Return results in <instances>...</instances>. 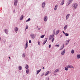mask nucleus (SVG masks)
<instances>
[{
	"label": "nucleus",
	"instance_id": "30",
	"mask_svg": "<svg viewBox=\"0 0 80 80\" xmlns=\"http://www.w3.org/2000/svg\"><path fill=\"white\" fill-rule=\"evenodd\" d=\"M22 57L23 58L25 57V54L24 53H23L22 54Z\"/></svg>",
	"mask_w": 80,
	"mask_h": 80
},
{
	"label": "nucleus",
	"instance_id": "7",
	"mask_svg": "<svg viewBox=\"0 0 80 80\" xmlns=\"http://www.w3.org/2000/svg\"><path fill=\"white\" fill-rule=\"evenodd\" d=\"M65 53V49H64V50L62 51L61 54L62 55H64V54Z\"/></svg>",
	"mask_w": 80,
	"mask_h": 80
},
{
	"label": "nucleus",
	"instance_id": "27",
	"mask_svg": "<svg viewBox=\"0 0 80 80\" xmlns=\"http://www.w3.org/2000/svg\"><path fill=\"white\" fill-rule=\"evenodd\" d=\"M25 49H27V48L28 47V44H26L25 45Z\"/></svg>",
	"mask_w": 80,
	"mask_h": 80
},
{
	"label": "nucleus",
	"instance_id": "50",
	"mask_svg": "<svg viewBox=\"0 0 80 80\" xmlns=\"http://www.w3.org/2000/svg\"><path fill=\"white\" fill-rule=\"evenodd\" d=\"M8 58H9V59H10V58H10V57H8Z\"/></svg>",
	"mask_w": 80,
	"mask_h": 80
},
{
	"label": "nucleus",
	"instance_id": "39",
	"mask_svg": "<svg viewBox=\"0 0 80 80\" xmlns=\"http://www.w3.org/2000/svg\"><path fill=\"white\" fill-rule=\"evenodd\" d=\"M28 25H27V26H26V29H25V30H27V29H28Z\"/></svg>",
	"mask_w": 80,
	"mask_h": 80
},
{
	"label": "nucleus",
	"instance_id": "34",
	"mask_svg": "<svg viewBox=\"0 0 80 80\" xmlns=\"http://www.w3.org/2000/svg\"><path fill=\"white\" fill-rule=\"evenodd\" d=\"M26 73H27V74H28V73H29V71L26 70Z\"/></svg>",
	"mask_w": 80,
	"mask_h": 80
},
{
	"label": "nucleus",
	"instance_id": "28",
	"mask_svg": "<svg viewBox=\"0 0 80 80\" xmlns=\"http://www.w3.org/2000/svg\"><path fill=\"white\" fill-rule=\"evenodd\" d=\"M74 52H75L74 51V50L72 49L71 51V53H72V54H73V53H74Z\"/></svg>",
	"mask_w": 80,
	"mask_h": 80
},
{
	"label": "nucleus",
	"instance_id": "8",
	"mask_svg": "<svg viewBox=\"0 0 80 80\" xmlns=\"http://www.w3.org/2000/svg\"><path fill=\"white\" fill-rule=\"evenodd\" d=\"M4 32L6 34H7V35L8 34V29H5L4 30Z\"/></svg>",
	"mask_w": 80,
	"mask_h": 80
},
{
	"label": "nucleus",
	"instance_id": "29",
	"mask_svg": "<svg viewBox=\"0 0 80 80\" xmlns=\"http://www.w3.org/2000/svg\"><path fill=\"white\" fill-rule=\"evenodd\" d=\"M45 37V35H42L40 37V38H43V37Z\"/></svg>",
	"mask_w": 80,
	"mask_h": 80
},
{
	"label": "nucleus",
	"instance_id": "10",
	"mask_svg": "<svg viewBox=\"0 0 80 80\" xmlns=\"http://www.w3.org/2000/svg\"><path fill=\"white\" fill-rule=\"evenodd\" d=\"M69 17H70V14H68L66 17V20H68V18H69Z\"/></svg>",
	"mask_w": 80,
	"mask_h": 80
},
{
	"label": "nucleus",
	"instance_id": "31",
	"mask_svg": "<svg viewBox=\"0 0 80 80\" xmlns=\"http://www.w3.org/2000/svg\"><path fill=\"white\" fill-rule=\"evenodd\" d=\"M30 21V18H29L26 22H29Z\"/></svg>",
	"mask_w": 80,
	"mask_h": 80
},
{
	"label": "nucleus",
	"instance_id": "5",
	"mask_svg": "<svg viewBox=\"0 0 80 80\" xmlns=\"http://www.w3.org/2000/svg\"><path fill=\"white\" fill-rule=\"evenodd\" d=\"M47 40H48V38H45V40L43 41L42 43L43 45H44V44H45V43H46V42H47Z\"/></svg>",
	"mask_w": 80,
	"mask_h": 80
},
{
	"label": "nucleus",
	"instance_id": "35",
	"mask_svg": "<svg viewBox=\"0 0 80 80\" xmlns=\"http://www.w3.org/2000/svg\"><path fill=\"white\" fill-rule=\"evenodd\" d=\"M55 46L56 47H60V45L59 44H57Z\"/></svg>",
	"mask_w": 80,
	"mask_h": 80
},
{
	"label": "nucleus",
	"instance_id": "25",
	"mask_svg": "<svg viewBox=\"0 0 80 80\" xmlns=\"http://www.w3.org/2000/svg\"><path fill=\"white\" fill-rule=\"evenodd\" d=\"M40 70H38L37 71V75H38V73H40Z\"/></svg>",
	"mask_w": 80,
	"mask_h": 80
},
{
	"label": "nucleus",
	"instance_id": "42",
	"mask_svg": "<svg viewBox=\"0 0 80 80\" xmlns=\"http://www.w3.org/2000/svg\"><path fill=\"white\" fill-rule=\"evenodd\" d=\"M51 45H49V48H51Z\"/></svg>",
	"mask_w": 80,
	"mask_h": 80
},
{
	"label": "nucleus",
	"instance_id": "43",
	"mask_svg": "<svg viewBox=\"0 0 80 80\" xmlns=\"http://www.w3.org/2000/svg\"><path fill=\"white\" fill-rule=\"evenodd\" d=\"M31 40H30L29 41V43H31Z\"/></svg>",
	"mask_w": 80,
	"mask_h": 80
},
{
	"label": "nucleus",
	"instance_id": "9",
	"mask_svg": "<svg viewBox=\"0 0 80 80\" xmlns=\"http://www.w3.org/2000/svg\"><path fill=\"white\" fill-rule=\"evenodd\" d=\"M17 3H18V1L17 0H15L14 2V5L16 6L17 5Z\"/></svg>",
	"mask_w": 80,
	"mask_h": 80
},
{
	"label": "nucleus",
	"instance_id": "32",
	"mask_svg": "<svg viewBox=\"0 0 80 80\" xmlns=\"http://www.w3.org/2000/svg\"><path fill=\"white\" fill-rule=\"evenodd\" d=\"M65 35L66 36H67L69 35V34H68V33H65Z\"/></svg>",
	"mask_w": 80,
	"mask_h": 80
},
{
	"label": "nucleus",
	"instance_id": "6",
	"mask_svg": "<svg viewBox=\"0 0 80 80\" xmlns=\"http://www.w3.org/2000/svg\"><path fill=\"white\" fill-rule=\"evenodd\" d=\"M48 20V17L46 16L44 17V22H47Z\"/></svg>",
	"mask_w": 80,
	"mask_h": 80
},
{
	"label": "nucleus",
	"instance_id": "2",
	"mask_svg": "<svg viewBox=\"0 0 80 80\" xmlns=\"http://www.w3.org/2000/svg\"><path fill=\"white\" fill-rule=\"evenodd\" d=\"M72 2H73V0H69V2L67 3L66 6H68V5H69L70 4V3Z\"/></svg>",
	"mask_w": 80,
	"mask_h": 80
},
{
	"label": "nucleus",
	"instance_id": "48",
	"mask_svg": "<svg viewBox=\"0 0 80 80\" xmlns=\"http://www.w3.org/2000/svg\"><path fill=\"white\" fill-rule=\"evenodd\" d=\"M56 70H59V69H57Z\"/></svg>",
	"mask_w": 80,
	"mask_h": 80
},
{
	"label": "nucleus",
	"instance_id": "22",
	"mask_svg": "<svg viewBox=\"0 0 80 80\" xmlns=\"http://www.w3.org/2000/svg\"><path fill=\"white\" fill-rule=\"evenodd\" d=\"M25 68H26V69H27H27L28 68V65L27 64L26 66L25 67Z\"/></svg>",
	"mask_w": 80,
	"mask_h": 80
},
{
	"label": "nucleus",
	"instance_id": "23",
	"mask_svg": "<svg viewBox=\"0 0 80 80\" xmlns=\"http://www.w3.org/2000/svg\"><path fill=\"white\" fill-rule=\"evenodd\" d=\"M68 26L67 25H66L64 26V30H66Z\"/></svg>",
	"mask_w": 80,
	"mask_h": 80
},
{
	"label": "nucleus",
	"instance_id": "38",
	"mask_svg": "<svg viewBox=\"0 0 80 80\" xmlns=\"http://www.w3.org/2000/svg\"><path fill=\"white\" fill-rule=\"evenodd\" d=\"M54 40L55 39H54V38H53L52 39V43H53V42L54 41Z\"/></svg>",
	"mask_w": 80,
	"mask_h": 80
},
{
	"label": "nucleus",
	"instance_id": "24",
	"mask_svg": "<svg viewBox=\"0 0 80 80\" xmlns=\"http://www.w3.org/2000/svg\"><path fill=\"white\" fill-rule=\"evenodd\" d=\"M49 37L52 38L54 37V35H50Z\"/></svg>",
	"mask_w": 80,
	"mask_h": 80
},
{
	"label": "nucleus",
	"instance_id": "21",
	"mask_svg": "<svg viewBox=\"0 0 80 80\" xmlns=\"http://www.w3.org/2000/svg\"><path fill=\"white\" fill-rule=\"evenodd\" d=\"M77 57L78 59H79V58H80V55H79V54L77 55Z\"/></svg>",
	"mask_w": 80,
	"mask_h": 80
},
{
	"label": "nucleus",
	"instance_id": "49",
	"mask_svg": "<svg viewBox=\"0 0 80 80\" xmlns=\"http://www.w3.org/2000/svg\"><path fill=\"white\" fill-rule=\"evenodd\" d=\"M49 80V78H48V79H47L46 80Z\"/></svg>",
	"mask_w": 80,
	"mask_h": 80
},
{
	"label": "nucleus",
	"instance_id": "36",
	"mask_svg": "<svg viewBox=\"0 0 80 80\" xmlns=\"http://www.w3.org/2000/svg\"><path fill=\"white\" fill-rule=\"evenodd\" d=\"M58 72V70H56L54 71V73H57Z\"/></svg>",
	"mask_w": 80,
	"mask_h": 80
},
{
	"label": "nucleus",
	"instance_id": "53",
	"mask_svg": "<svg viewBox=\"0 0 80 80\" xmlns=\"http://www.w3.org/2000/svg\"><path fill=\"white\" fill-rule=\"evenodd\" d=\"M41 70V69H40V70Z\"/></svg>",
	"mask_w": 80,
	"mask_h": 80
},
{
	"label": "nucleus",
	"instance_id": "13",
	"mask_svg": "<svg viewBox=\"0 0 80 80\" xmlns=\"http://www.w3.org/2000/svg\"><path fill=\"white\" fill-rule=\"evenodd\" d=\"M50 73V72L49 71L47 72L44 74L45 76H47V75H48Z\"/></svg>",
	"mask_w": 80,
	"mask_h": 80
},
{
	"label": "nucleus",
	"instance_id": "17",
	"mask_svg": "<svg viewBox=\"0 0 80 80\" xmlns=\"http://www.w3.org/2000/svg\"><path fill=\"white\" fill-rule=\"evenodd\" d=\"M23 16L22 15L21 17L20 18V20H23Z\"/></svg>",
	"mask_w": 80,
	"mask_h": 80
},
{
	"label": "nucleus",
	"instance_id": "54",
	"mask_svg": "<svg viewBox=\"0 0 80 80\" xmlns=\"http://www.w3.org/2000/svg\"><path fill=\"white\" fill-rule=\"evenodd\" d=\"M23 77H24V76H23Z\"/></svg>",
	"mask_w": 80,
	"mask_h": 80
},
{
	"label": "nucleus",
	"instance_id": "14",
	"mask_svg": "<svg viewBox=\"0 0 80 80\" xmlns=\"http://www.w3.org/2000/svg\"><path fill=\"white\" fill-rule=\"evenodd\" d=\"M59 32H60V30H59V29H58L56 31V35H58Z\"/></svg>",
	"mask_w": 80,
	"mask_h": 80
},
{
	"label": "nucleus",
	"instance_id": "33",
	"mask_svg": "<svg viewBox=\"0 0 80 80\" xmlns=\"http://www.w3.org/2000/svg\"><path fill=\"white\" fill-rule=\"evenodd\" d=\"M68 68L67 67H65V70H68Z\"/></svg>",
	"mask_w": 80,
	"mask_h": 80
},
{
	"label": "nucleus",
	"instance_id": "37",
	"mask_svg": "<svg viewBox=\"0 0 80 80\" xmlns=\"http://www.w3.org/2000/svg\"><path fill=\"white\" fill-rule=\"evenodd\" d=\"M52 39H53V38H50V37H49V40H52Z\"/></svg>",
	"mask_w": 80,
	"mask_h": 80
},
{
	"label": "nucleus",
	"instance_id": "47",
	"mask_svg": "<svg viewBox=\"0 0 80 80\" xmlns=\"http://www.w3.org/2000/svg\"><path fill=\"white\" fill-rule=\"evenodd\" d=\"M40 28H38V30H40Z\"/></svg>",
	"mask_w": 80,
	"mask_h": 80
},
{
	"label": "nucleus",
	"instance_id": "4",
	"mask_svg": "<svg viewBox=\"0 0 80 80\" xmlns=\"http://www.w3.org/2000/svg\"><path fill=\"white\" fill-rule=\"evenodd\" d=\"M31 37L33 39H34L35 38V34L32 33L30 35Z\"/></svg>",
	"mask_w": 80,
	"mask_h": 80
},
{
	"label": "nucleus",
	"instance_id": "44",
	"mask_svg": "<svg viewBox=\"0 0 80 80\" xmlns=\"http://www.w3.org/2000/svg\"><path fill=\"white\" fill-rule=\"evenodd\" d=\"M26 44H28V41H26Z\"/></svg>",
	"mask_w": 80,
	"mask_h": 80
},
{
	"label": "nucleus",
	"instance_id": "52",
	"mask_svg": "<svg viewBox=\"0 0 80 80\" xmlns=\"http://www.w3.org/2000/svg\"><path fill=\"white\" fill-rule=\"evenodd\" d=\"M15 10H14V12H15Z\"/></svg>",
	"mask_w": 80,
	"mask_h": 80
},
{
	"label": "nucleus",
	"instance_id": "15",
	"mask_svg": "<svg viewBox=\"0 0 80 80\" xmlns=\"http://www.w3.org/2000/svg\"><path fill=\"white\" fill-rule=\"evenodd\" d=\"M64 3H65V1H64V0H62L60 4V5H63L64 4Z\"/></svg>",
	"mask_w": 80,
	"mask_h": 80
},
{
	"label": "nucleus",
	"instance_id": "41",
	"mask_svg": "<svg viewBox=\"0 0 80 80\" xmlns=\"http://www.w3.org/2000/svg\"><path fill=\"white\" fill-rule=\"evenodd\" d=\"M38 44L39 45H40V42H38Z\"/></svg>",
	"mask_w": 80,
	"mask_h": 80
},
{
	"label": "nucleus",
	"instance_id": "45",
	"mask_svg": "<svg viewBox=\"0 0 80 80\" xmlns=\"http://www.w3.org/2000/svg\"><path fill=\"white\" fill-rule=\"evenodd\" d=\"M62 32H63V33H64V34H65V33L64 32V31H63Z\"/></svg>",
	"mask_w": 80,
	"mask_h": 80
},
{
	"label": "nucleus",
	"instance_id": "16",
	"mask_svg": "<svg viewBox=\"0 0 80 80\" xmlns=\"http://www.w3.org/2000/svg\"><path fill=\"white\" fill-rule=\"evenodd\" d=\"M18 69H19V70H22V66H19L18 67Z\"/></svg>",
	"mask_w": 80,
	"mask_h": 80
},
{
	"label": "nucleus",
	"instance_id": "20",
	"mask_svg": "<svg viewBox=\"0 0 80 80\" xmlns=\"http://www.w3.org/2000/svg\"><path fill=\"white\" fill-rule=\"evenodd\" d=\"M62 46H63L62 47H61V48L60 49V50H62V49H63V48H64V47H65V45H64V44L62 45Z\"/></svg>",
	"mask_w": 80,
	"mask_h": 80
},
{
	"label": "nucleus",
	"instance_id": "11",
	"mask_svg": "<svg viewBox=\"0 0 80 80\" xmlns=\"http://www.w3.org/2000/svg\"><path fill=\"white\" fill-rule=\"evenodd\" d=\"M70 41V39L66 41V45H68V43H69V42Z\"/></svg>",
	"mask_w": 80,
	"mask_h": 80
},
{
	"label": "nucleus",
	"instance_id": "18",
	"mask_svg": "<svg viewBox=\"0 0 80 80\" xmlns=\"http://www.w3.org/2000/svg\"><path fill=\"white\" fill-rule=\"evenodd\" d=\"M18 28L16 27L15 28V31L18 32Z\"/></svg>",
	"mask_w": 80,
	"mask_h": 80
},
{
	"label": "nucleus",
	"instance_id": "12",
	"mask_svg": "<svg viewBox=\"0 0 80 80\" xmlns=\"http://www.w3.org/2000/svg\"><path fill=\"white\" fill-rule=\"evenodd\" d=\"M66 67H68V68H74L73 66L71 65L67 66Z\"/></svg>",
	"mask_w": 80,
	"mask_h": 80
},
{
	"label": "nucleus",
	"instance_id": "19",
	"mask_svg": "<svg viewBox=\"0 0 80 80\" xmlns=\"http://www.w3.org/2000/svg\"><path fill=\"white\" fill-rule=\"evenodd\" d=\"M58 7V5H56L54 8V10H57V9Z\"/></svg>",
	"mask_w": 80,
	"mask_h": 80
},
{
	"label": "nucleus",
	"instance_id": "1",
	"mask_svg": "<svg viewBox=\"0 0 80 80\" xmlns=\"http://www.w3.org/2000/svg\"><path fill=\"white\" fill-rule=\"evenodd\" d=\"M72 6L74 7L75 9H76L77 7H78V4H77V3H73L72 5Z\"/></svg>",
	"mask_w": 80,
	"mask_h": 80
},
{
	"label": "nucleus",
	"instance_id": "51",
	"mask_svg": "<svg viewBox=\"0 0 80 80\" xmlns=\"http://www.w3.org/2000/svg\"><path fill=\"white\" fill-rule=\"evenodd\" d=\"M42 69H43H43H44V67H43V68H42Z\"/></svg>",
	"mask_w": 80,
	"mask_h": 80
},
{
	"label": "nucleus",
	"instance_id": "26",
	"mask_svg": "<svg viewBox=\"0 0 80 80\" xmlns=\"http://www.w3.org/2000/svg\"><path fill=\"white\" fill-rule=\"evenodd\" d=\"M56 30V29H54L53 30V35H55V32Z\"/></svg>",
	"mask_w": 80,
	"mask_h": 80
},
{
	"label": "nucleus",
	"instance_id": "3",
	"mask_svg": "<svg viewBox=\"0 0 80 80\" xmlns=\"http://www.w3.org/2000/svg\"><path fill=\"white\" fill-rule=\"evenodd\" d=\"M45 2H44L42 4V8H45Z\"/></svg>",
	"mask_w": 80,
	"mask_h": 80
},
{
	"label": "nucleus",
	"instance_id": "40",
	"mask_svg": "<svg viewBox=\"0 0 80 80\" xmlns=\"http://www.w3.org/2000/svg\"><path fill=\"white\" fill-rule=\"evenodd\" d=\"M44 75V73H42V74L41 75V77H43V75Z\"/></svg>",
	"mask_w": 80,
	"mask_h": 80
},
{
	"label": "nucleus",
	"instance_id": "46",
	"mask_svg": "<svg viewBox=\"0 0 80 80\" xmlns=\"http://www.w3.org/2000/svg\"><path fill=\"white\" fill-rule=\"evenodd\" d=\"M62 35H61L60 36V38H62Z\"/></svg>",
	"mask_w": 80,
	"mask_h": 80
}]
</instances>
